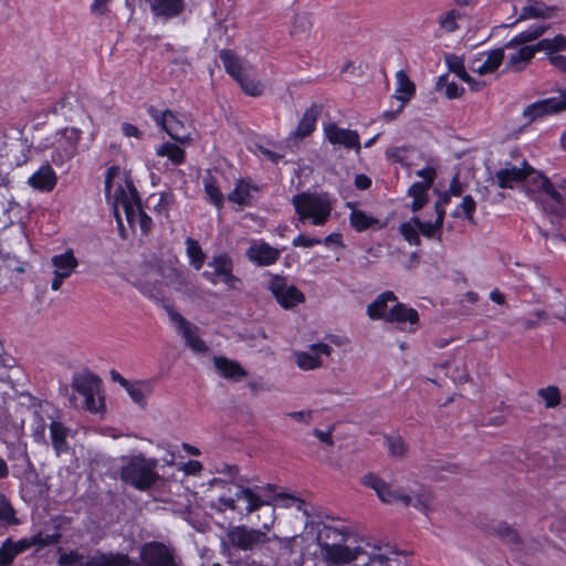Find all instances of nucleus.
Wrapping results in <instances>:
<instances>
[{"label": "nucleus", "mask_w": 566, "mask_h": 566, "mask_svg": "<svg viewBox=\"0 0 566 566\" xmlns=\"http://www.w3.org/2000/svg\"><path fill=\"white\" fill-rule=\"evenodd\" d=\"M51 264L53 266L54 279L51 283L53 291L60 290L65 279L71 276L74 270L77 268L78 262L72 250H66L61 254L53 255L51 258Z\"/></svg>", "instance_id": "obj_25"}, {"label": "nucleus", "mask_w": 566, "mask_h": 566, "mask_svg": "<svg viewBox=\"0 0 566 566\" xmlns=\"http://www.w3.org/2000/svg\"><path fill=\"white\" fill-rule=\"evenodd\" d=\"M566 48V38L563 35H556L552 39H543L537 42V50L555 52Z\"/></svg>", "instance_id": "obj_48"}, {"label": "nucleus", "mask_w": 566, "mask_h": 566, "mask_svg": "<svg viewBox=\"0 0 566 566\" xmlns=\"http://www.w3.org/2000/svg\"><path fill=\"white\" fill-rule=\"evenodd\" d=\"M504 59V51L496 49L490 52H480L469 62V67L473 73L484 75L497 70Z\"/></svg>", "instance_id": "obj_30"}, {"label": "nucleus", "mask_w": 566, "mask_h": 566, "mask_svg": "<svg viewBox=\"0 0 566 566\" xmlns=\"http://www.w3.org/2000/svg\"><path fill=\"white\" fill-rule=\"evenodd\" d=\"M176 270L166 266H149L138 279L139 291L149 298L159 302L165 297V286L175 284L179 279Z\"/></svg>", "instance_id": "obj_9"}, {"label": "nucleus", "mask_w": 566, "mask_h": 566, "mask_svg": "<svg viewBox=\"0 0 566 566\" xmlns=\"http://www.w3.org/2000/svg\"><path fill=\"white\" fill-rule=\"evenodd\" d=\"M140 559L144 566H179L174 551L163 543L149 542L140 548ZM129 566H137L129 560Z\"/></svg>", "instance_id": "obj_18"}, {"label": "nucleus", "mask_w": 566, "mask_h": 566, "mask_svg": "<svg viewBox=\"0 0 566 566\" xmlns=\"http://www.w3.org/2000/svg\"><path fill=\"white\" fill-rule=\"evenodd\" d=\"M105 193L119 228H123V212L130 227L138 224L143 233L149 232L153 220L143 211L140 198L132 180L118 167L107 169Z\"/></svg>", "instance_id": "obj_3"}, {"label": "nucleus", "mask_w": 566, "mask_h": 566, "mask_svg": "<svg viewBox=\"0 0 566 566\" xmlns=\"http://www.w3.org/2000/svg\"><path fill=\"white\" fill-rule=\"evenodd\" d=\"M538 395L543 398L547 408H554L560 401L559 390L555 386L539 389Z\"/></svg>", "instance_id": "obj_49"}, {"label": "nucleus", "mask_w": 566, "mask_h": 566, "mask_svg": "<svg viewBox=\"0 0 566 566\" xmlns=\"http://www.w3.org/2000/svg\"><path fill=\"white\" fill-rule=\"evenodd\" d=\"M203 188L208 200L217 208H221L224 197L220 190L218 180L209 175L203 178Z\"/></svg>", "instance_id": "obj_42"}, {"label": "nucleus", "mask_w": 566, "mask_h": 566, "mask_svg": "<svg viewBox=\"0 0 566 566\" xmlns=\"http://www.w3.org/2000/svg\"><path fill=\"white\" fill-rule=\"evenodd\" d=\"M120 468L122 480L139 491H146L157 483L158 460L144 454L123 457Z\"/></svg>", "instance_id": "obj_6"}, {"label": "nucleus", "mask_w": 566, "mask_h": 566, "mask_svg": "<svg viewBox=\"0 0 566 566\" xmlns=\"http://www.w3.org/2000/svg\"><path fill=\"white\" fill-rule=\"evenodd\" d=\"M547 14V8L541 3H534L523 9V18H544Z\"/></svg>", "instance_id": "obj_55"}, {"label": "nucleus", "mask_w": 566, "mask_h": 566, "mask_svg": "<svg viewBox=\"0 0 566 566\" xmlns=\"http://www.w3.org/2000/svg\"><path fill=\"white\" fill-rule=\"evenodd\" d=\"M62 518L53 520L52 531L46 527L45 530L40 531L30 537H23L17 542H12V551L15 553V555H19L32 546H36L40 549L57 543L62 536Z\"/></svg>", "instance_id": "obj_17"}, {"label": "nucleus", "mask_w": 566, "mask_h": 566, "mask_svg": "<svg viewBox=\"0 0 566 566\" xmlns=\"http://www.w3.org/2000/svg\"><path fill=\"white\" fill-rule=\"evenodd\" d=\"M318 545L327 566H403L402 556L395 547L356 538L345 526H324Z\"/></svg>", "instance_id": "obj_1"}, {"label": "nucleus", "mask_w": 566, "mask_h": 566, "mask_svg": "<svg viewBox=\"0 0 566 566\" xmlns=\"http://www.w3.org/2000/svg\"><path fill=\"white\" fill-rule=\"evenodd\" d=\"M260 155L272 163H279L280 159L283 158V155L274 153L273 150L265 148L263 146H259Z\"/></svg>", "instance_id": "obj_63"}, {"label": "nucleus", "mask_w": 566, "mask_h": 566, "mask_svg": "<svg viewBox=\"0 0 566 566\" xmlns=\"http://www.w3.org/2000/svg\"><path fill=\"white\" fill-rule=\"evenodd\" d=\"M72 389L82 398L81 407L91 413H102L105 410L101 392L99 378L90 373L77 374L73 377Z\"/></svg>", "instance_id": "obj_10"}, {"label": "nucleus", "mask_w": 566, "mask_h": 566, "mask_svg": "<svg viewBox=\"0 0 566 566\" xmlns=\"http://www.w3.org/2000/svg\"><path fill=\"white\" fill-rule=\"evenodd\" d=\"M475 201L474 199L471 197V196H464L462 198V201L461 203L459 205L457 211H455V214H459V210H461L464 214V217L469 220V221H473V214H474V211H475Z\"/></svg>", "instance_id": "obj_52"}, {"label": "nucleus", "mask_w": 566, "mask_h": 566, "mask_svg": "<svg viewBox=\"0 0 566 566\" xmlns=\"http://www.w3.org/2000/svg\"><path fill=\"white\" fill-rule=\"evenodd\" d=\"M530 165L522 160L518 165L505 164L495 175L497 185L501 188L513 189L515 187H524Z\"/></svg>", "instance_id": "obj_26"}, {"label": "nucleus", "mask_w": 566, "mask_h": 566, "mask_svg": "<svg viewBox=\"0 0 566 566\" xmlns=\"http://www.w3.org/2000/svg\"><path fill=\"white\" fill-rule=\"evenodd\" d=\"M364 484L373 489L379 500L388 504H402L413 506L422 512H427L430 505V494L421 486L402 489L391 483H387L376 474L364 476Z\"/></svg>", "instance_id": "obj_4"}, {"label": "nucleus", "mask_w": 566, "mask_h": 566, "mask_svg": "<svg viewBox=\"0 0 566 566\" xmlns=\"http://www.w3.org/2000/svg\"><path fill=\"white\" fill-rule=\"evenodd\" d=\"M566 109V93L560 91L558 95L543 98L528 105L523 116L528 120H535L549 114H556Z\"/></svg>", "instance_id": "obj_23"}, {"label": "nucleus", "mask_w": 566, "mask_h": 566, "mask_svg": "<svg viewBox=\"0 0 566 566\" xmlns=\"http://www.w3.org/2000/svg\"><path fill=\"white\" fill-rule=\"evenodd\" d=\"M53 113L55 115L62 116L65 120L69 122H83L84 118L90 119V117L85 114L80 99L74 94H67L61 98L53 106Z\"/></svg>", "instance_id": "obj_31"}, {"label": "nucleus", "mask_w": 566, "mask_h": 566, "mask_svg": "<svg viewBox=\"0 0 566 566\" xmlns=\"http://www.w3.org/2000/svg\"><path fill=\"white\" fill-rule=\"evenodd\" d=\"M434 210L437 217L433 222L421 221L418 217H413L409 221L400 224V233L409 244L418 245L420 243L419 233L427 238L440 235L444 219V211L439 202L434 203Z\"/></svg>", "instance_id": "obj_11"}, {"label": "nucleus", "mask_w": 566, "mask_h": 566, "mask_svg": "<svg viewBox=\"0 0 566 566\" xmlns=\"http://www.w3.org/2000/svg\"><path fill=\"white\" fill-rule=\"evenodd\" d=\"M319 114L321 106L316 104H313L306 108L295 130L289 135L287 142L298 140L310 136L316 128Z\"/></svg>", "instance_id": "obj_32"}, {"label": "nucleus", "mask_w": 566, "mask_h": 566, "mask_svg": "<svg viewBox=\"0 0 566 566\" xmlns=\"http://www.w3.org/2000/svg\"><path fill=\"white\" fill-rule=\"evenodd\" d=\"M266 289L284 310H291L304 302V294L285 276L279 274H269Z\"/></svg>", "instance_id": "obj_15"}, {"label": "nucleus", "mask_w": 566, "mask_h": 566, "mask_svg": "<svg viewBox=\"0 0 566 566\" xmlns=\"http://www.w3.org/2000/svg\"><path fill=\"white\" fill-rule=\"evenodd\" d=\"M258 187L248 180L240 179L235 182L234 189L229 193L228 199L230 202L239 207L251 206L255 200Z\"/></svg>", "instance_id": "obj_34"}, {"label": "nucleus", "mask_w": 566, "mask_h": 566, "mask_svg": "<svg viewBox=\"0 0 566 566\" xmlns=\"http://www.w3.org/2000/svg\"><path fill=\"white\" fill-rule=\"evenodd\" d=\"M174 202V197L170 193H160L157 203L155 205V211L164 217H168V210Z\"/></svg>", "instance_id": "obj_53"}, {"label": "nucleus", "mask_w": 566, "mask_h": 566, "mask_svg": "<svg viewBox=\"0 0 566 566\" xmlns=\"http://www.w3.org/2000/svg\"><path fill=\"white\" fill-rule=\"evenodd\" d=\"M155 17L172 18L178 15L184 8L182 0H145Z\"/></svg>", "instance_id": "obj_36"}, {"label": "nucleus", "mask_w": 566, "mask_h": 566, "mask_svg": "<svg viewBox=\"0 0 566 566\" xmlns=\"http://www.w3.org/2000/svg\"><path fill=\"white\" fill-rule=\"evenodd\" d=\"M396 87L395 93L392 95L394 98L400 102V105L396 112H385L384 117L387 119H392L397 113H400L406 104L415 96L416 94V85L410 80L409 75L406 71L399 70L396 75Z\"/></svg>", "instance_id": "obj_29"}, {"label": "nucleus", "mask_w": 566, "mask_h": 566, "mask_svg": "<svg viewBox=\"0 0 566 566\" xmlns=\"http://www.w3.org/2000/svg\"><path fill=\"white\" fill-rule=\"evenodd\" d=\"M545 31V27L542 24H534L528 29L516 34L509 43L507 49L516 45H522L515 52L510 53L509 64L512 67L520 69V64L527 63L535 54L537 50V43L534 45H527L526 43L538 39Z\"/></svg>", "instance_id": "obj_12"}, {"label": "nucleus", "mask_w": 566, "mask_h": 566, "mask_svg": "<svg viewBox=\"0 0 566 566\" xmlns=\"http://www.w3.org/2000/svg\"><path fill=\"white\" fill-rule=\"evenodd\" d=\"M281 255V251L263 240H251L245 251L247 259L255 266H270Z\"/></svg>", "instance_id": "obj_24"}, {"label": "nucleus", "mask_w": 566, "mask_h": 566, "mask_svg": "<svg viewBox=\"0 0 566 566\" xmlns=\"http://www.w3.org/2000/svg\"><path fill=\"white\" fill-rule=\"evenodd\" d=\"M182 471L186 473V474H198L201 469H202V464L199 462V461H196V460H190L188 462H186L184 465H182Z\"/></svg>", "instance_id": "obj_62"}, {"label": "nucleus", "mask_w": 566, "mask_h": 566, "mask_svg": "<svg viewBox=\"0 0 566 566\" xmlns=\"http://www.w3.org/2000/svg\"><path fill=\"white\" fill-rule=\"evenodd\" d=\"M122 133L125 137H128V138L134 137L136 139H140L142 135H143L137 126L129 124V123H124L122 125Z\"/></svg>", "instance_id": "obj_59"}, {"label": "nucleus", "mask_w": 566, "mask_h": 566, "mask_svg": "<svg viewBox=\"0 0 566 566\" xmlns=\"http://www.w3.org/2000/svg\"><path fill=\"white\" fill-rule=\"evenodd\" d=\"M166 312L171 321L175 324L178 333L181 334L182 338L186 342V345L195 353V354H205L208 350V347L199 336L198 327L186 321L178 312H176L172 306L166 305Z\"/></svg>", "instance_id": "obj_19"}, {"label": "nucleus", "mask_w": 566, "mask_h": 566, "mask_svg": "<svg viewBox=\"0 0 566 566\" xmlns=\"http://www.w3.org/2000/svg\"><path fill=\"white\" fill-rule=\"evenodd\" d=\"M153 120L172 139L184 143L190 138L191 123L185 115H178L169 109L159 111L150 107L148 111Z\"/></svg>", "instance_id": "obj_13"}, {"label": "nucleus", "mask_w": 566, "mask_h": 566, "mask_svg": "<svg viewBox=\"0 0 566 566\" xmlns=\"http://www.w3.org/2000/svg\"><path fill=\"white\" fill-rule=\"evenodd\" d=\"M323 133L325 139L333 146L354 149L356 154L360 153L361 145L356 130L339 127L335 123H328L324 126Z\"/></svg>", "instance_id": "obj_22"}, {"label": "nucleus", "mask_w": 566, "mask_h": 566, "mask_svg": "<svg viewBox=\"0 0 566 566\" xmlns=\"http://www.w3.org/2000/svg\"><path fill=\"white\" fill-rule=\"evenodd\" d=\"M440 27L447 32L454 31L458 28L455 12H446L440 19Z\"/></svg>", "instance_id": "obj_57"}, {"label": "nucleus", "mask_w": 566, "mask_h": 566, "mask_svg": "<svg viewBox=\"0 0 566 566\" xmlns=\"http://www.w3.org/2000/svg\"><path fill=\"white\" fill-rule=\"evenodd\" d=\"M335 198L325 191H304L292 198L295 212L302 223L324 226L331 218Z\"/></svg>", "instance_id": "obj_5"}, {"label": "nucleus", "mask_w": 566, "mask_h": 566, "mask_svg": "<svg viewBox=\"0 0 566 566\" xmlns=\"http://www.w3.org/2000/svg\"><path fill=\"white\" fill-rule=\"evenodd\" d=\"M125 389L134 402L139 406H144L153 391V384L150 381L142 380L130 381Z\"/></svg>", "instance_id": "obj_41"}, {"label": "nucleus", "mask_w": 566, "mask_h": 566, "mask_svg": "<svg viewBox=\"0 0 566 566\" xmlns=\"http://www.w3.org/2000/svg\"><path fill=\"white\" fill-rule=\"evenodd\" d=\"M186 252L189 263L196 269L200 270L205 263L206 255L198 243V241L188 238L186 240Z\"/></svg>", "instance_id": "obj_43"}, {"label": "nucleus", "mask_w": 566, "mask_h": 566, "mask_svg": "<svg viewBox=\"0 0 566 566\" xmlns=\"http://www.w3.org/2000/svg\"><path fill=\"white\" fill-rule=\"evenodd\" d=\"M416 175L422 180L413 182L408 189V196L412 198L410 208L415 212L428 203L429 190L433 185L437 172L433 167L428 166L417 170Z\"/></svg>", "instance_id": "obj_20"}, {"label": "nucleus", "mask_w": 566, "mask_h": 566, "mask_svg": "<svg viewBox=\"0 0 566 566\" xmlns=\"http://www.w3.org/2000/svg\"><path fill=\"white\" fill-rule=\"evenodd\" d=\"M220 60L226 71L240 84L245 94L260 96L263 93L264 85L253 76V67L249 62L240 59L231 50H222Z\"/></svg>", "instance_id": "obj_8"}, {"label": "nucleus", "mask_w": 566, "mask_h": 566, "mask_svg": "<svg viewBox=\"0 0 566 566\" xmlns=\"http://www.w3.org/2000/svg\"><path fill=\"white\" fill-rule=\"evenodd\" d=\"M69 429L59 421H52L50 424V436L52 446L57 455L65 453L69 450L66 437Z\"/></svg>", "instance_id": "obj_40"}, {"label": "nucleus", "mask_w": 566, "mask_h": 566, "mask_svg": "<svg viewBox=\"0 0 566 566\" xmlns=\"http://www.w3.org/2000/svg\"><path fill=\"white\" fill-rule=\"evenodd\" d=\"M411 148L401 146V147H391L386 150V157L391 163H398L402 166H408V159Z\"/></svg>", "instance_id": "obj_47"}, {"label": "nucleus", "mask_w": 566, "mask_h": 566, "mask_svg": "<svg viewBox=\"0 0 566 566\" xmlns=\"http://www.w3.org/2000/svg\"><path fill=\"white\" fill-rule=\"evenodd\" d=\"M523 189L545 212L551 214H558L560 212L562 195L543 174L534 170L531 166Z\"/></svg>", "instance_id": "obj_7"}, {"label": "nucleus", "mask_w": 566, "mask_h": 566, "mask_svg": "<svg viewBox=\"0 0 566 566\" xmlns=\"http://www.w3.org/2000/svg\"><path fill=\"white\" fill-rule=\"evenodd\" d=\"M331 347L324 343L313 344L307 350H296L293 358L297 367L302 370H313L322 365V357L329 356Z\"/></svg>", "instance_id": "obj_27"}, {"label": "nucleus", "mask_w": 566, "mask_h": 566, "mask_svg": "<svg viewBox=\"0 0 566 566\" xmlns=\"http://www.w3.org/2000/svg\"><path fill=\"white\" fill-rule=\"evenodd\" d=\"M273 513H274V510H272L270 523L263 524L264 531L247 528L244 526L232 527L228 532L229 542L233 546H235L240 549H243V551H251L254 547H256L258 545L268 542L269 536L266 534V531H269L270 526L272 525V523L274 521Z\"/></svg>", "instance_id": "obj_16"}, {"label": "nucleus", "mask_w": 566, "mask_h": 566, "mask_svg": "<svg viewBox=\"0 0 566 566\" xmlns=\"http://www.w3.org/2000/svg\"><path fill=\"white\" fill-rule=\"evenodd\" d=\"M214 367L222 377L232 380H240L247 375L240 364L226 357H214Z\"/></svg>", "instance_id": "obj_37"}, {"label": "nucleus", "mask_w": 566, "mask_h": 566, "mask_svg": "<svg viewBox=\"0 0 566 566\" xmlns=\"http://www.w3.org/2000/svg\"><path fill=\"white\" fill-rule=\"evenodd\" d=\"M156 154L160 157H167L174 165H180L185 160V151L179 146L165 143L156 149Z\"/></svg>", "instance_id": "obj_44"}, {"label": "nucleus", "mask_w": 566, "mask_h": 566, "mask_svg": "<svg viewBox=\"0 0 566 566\" xmlns=\"http://www.w3.org/2000/svg\"><path fill=\"white\" fill-rule=\"evenodd\" d=\"M292 244L300 248H311L317 244H322V240L317 238H308L305 234H298L293 239Z\"/></svg>", "instance_id": "obj_58"}, {"label": "nucleus", "mask_w": 566, "mask_h": 566, "mask_svg": "<svg viewBox=\"0 0 566 566\" xmlns=\"http://www.w3.org/2000/svg\"><path fill=\"white\" fill-rule=\"evenodd\" d=\"M386 444L389 452L395 457H401L406 452V442L400 436L386 437Z\"/></svg>", "instance_id": "obj_50"}, {"label": "nucleus", "mask_w": 566, "mask_h": 566, "mask_svg": "<svg viewBox=\"0 0 566 566\" xmlns=\"http://www.w3.org/2000/svg\"><path fill=\"white\" fill-rule=\"evenodd\" d=\"M210 486L228 491L227 494L222 493L210 501V506L219 512L230 510L238 514H250L263 505L276 504L280 507H295L306 513V503L302 499L286 493H276L273 484L243 488L216 478L211 480Z\"/></svg>", "instance_id": "obj_2"}, {"label": "nucleus", "mask_w": 566, "mask_h": 566, "mask_svg": "<svg viewBox=\"0 0 566 566\" xmlns=\"http://www.w3.org/2000/svg\"><path fill=\"white\" fill-rule=\"evenodd\" d=\"M333 430L334 428L331 427L328 430L324 431V430H319V429H314L313 431V434L323 443L327 444V446H332L333 444V438H332V433H333Z\"/></svg>", "instance_id": "obj_61"}, {"label": "nucleus", "mask_w": 566, "mask_h": 566, "mask_svg": "<svg viewBox=\"0 0 566 566\" xmlns=\"http://www.w3.org/2000/svg\"><path fill=\"white\" fill-rule=\"evenodd\" d=\"M81 135L82 130L75 127H66L56 132L51 154L54 165L62 166L76 155Z\"/></svg>", "instance_id": "obj_14"}, {"label": "nucleus", "mask_w": 566, "mask_h": 566, "mask_svg": "<svg viewBox=\"0 0 566 566\" xmlns=\"http://www.w3.org/2000/svg\"><path fill=\"white\" fill-rule=\"evenodd\" d=\"M549 62L551 64L560 70V71H566V59L565 56L560 55V54H552L549 57Z\"/></svg>", "instance_id": "obj_64"}, {"label": "nucleus", "mask_w": 566, "mask_h": 566, "mask_svg": "<svg viewBox=\"0 0 566 566\" xmlns=\"http://www.w3.org/2000/svg\"><path fill=\"white\" fill-rule=\"evenodd\" d=\"M57 182V176L49 164H43L28 178V185L35 190L50 192Z\"/></svg>", "instance_id": "obj_33"}, {"label": "nucleus", "mask_w": 566, "mask_h": 566, "mask_svg": "<svg viewBox=\"0 0 566 566\" xmlns=\"http://www.w3.org/2000/svg\"><path fill=\"white\" fill-rule=\"evenodd\" d=\"M87 557L77 551H63L59 548L60 566H85Z\"/></svg>", "instance_id": "obj_45"}, {"label": "nucleus", "mask_w": 566, "mask_h": 566, "mask_svg": "<svg viewBox=\"0 0 566 566\" xmlns=\"http://www.w3.org/2000/svg\"><path fill=\"white\" fill-rule=\"evenodd\" d=\"M15 512L13 507L8 502L0 503V522L4 524H14L15 523Z\"/></svg>", "instance_id": "obj_56"}, {"label": "nucleus", "mask_w": 566, "mask_h": 566, "mask_svg": "<svg viewBox=\"0 0 566 566\" xmlns=\"http://www.w3.org/2000/svg\"><path fill=\"white\" fill-rule=\"evenodd\" d=\"M346 206L352 209L349 214V223L356 231H365L378 223L377 218L366 213L363 210L355 209V203L347 202Z\"/></svg>", "instance_id": "obj_38"}, {"label": "nucleus", "mask_w": 566, "mask_h": 566, "mask_svg": "<svg viewBox=\"0 0 566 566\" xmlns=\"http://www.w3.org/2000/svg\"><path fill=\"white\" fill-rule=\"evenodd\" d=\"M287 416L298 422L308 424L312 421L313 411H311V410L292 411V412H289Z\"/></svg>", "instance_id": "obj_60"}, {"label": "nucleus", "mask_w": 566, "mask_h": 566, "mask_svg": "<svg viewBox=\"0 0 566 566\" xmlns=\"http://www.w3.org/2000/svg\"><path fill=\"white\" fill-rule=\"evenodd\" d=\"M451 70L462 81L467 82L470 85L471 90L479 91L483 86V83L473 81V78L468 74V72L465 71V69L461 62H457V64L454 66H451Z\"/></svg>", "instance_id": "obj_51"}, {"label": "nucleus", "mask_w": 566, "mask_h": 566, "mask_svg": "<svg viewBox=\"0 0 566 566\" xmlns=\"http://www.w3.org/2000/svg\"><path fill=\"white\" fill-rule=\"evenodd\" d=\"M85 566H129V558L122 554H94L87 557Z\"/></svg>", "instance_id": "obj_39"}, {"label": "nucleus", "mask_w": 566, "mask_h": 566, "mask_svg": "<svg viewBox=\"0 0 566 566\" xmlns=\"http://www.w3.org/2000/svg\"><path fill=\"white\" fill-rule=\"evenodd\" d=\"M15 556L12 551V541L7 539L0 548V566H9Z\"/></svg>", "instance_id": "obj_54"}, {"label": "nucleus", "mask_w": 566, "mask_h": 566, "mask_svg": "<svg viewBox=\"0 0 566 566\" xmlns=\"http://www.w3.org/2000/svg\"><path fill=\"white\" fill-rule=\"evenodd\" d=\"M24 271L23 263L15 256L0 251V273L9 274L11 272L22 273Z\"/></svg>", "instance_id": "obj_46"}, {"label": "nucleus", "mask_w": 566, "mask_h": 566, "mask_svg": "<svg viewBox=\"0 0 566 566\" xmlns=\"http://www.w3.org/2000/svg\"><path fill=\"white\" fill-rule=\"evenodd\" d=\"M397 301L396 295L390 292H384L377 296V298L367 306V315L371 319H384L388 322L389 316V303Z\"/></svg>", "instance_id": "obj_35"}, {"label": "nucleus", "mask_w": 566, "mask_h": 566, "mask_svg": "<svg viewBox=\"0 0 566 566\" xmlns=\"http://www.w3.org/2000/svg\"><path fill=\"white\" fill-rule=\"evenodd\" d=\"M208 265L212 271H205L202 276L212 284L224 283L229 289H235L239 279L232 274V260L226 254L214 256Z\"/></svg>", "instance_id": "obj_21"}, {"label": "nucleus", "mask_w": 566, "mask_h": 566, "mask_svg": "<svg viewBox=\"0 0 566 566\" xmlns=\"http://www.w3.org/2000/svg\"><path fill=\"white\" fill-rule=\"evenodd\" d=\"M388 323L396 324L401 331L412 333L419 327V314L415 308L396 301L390 306Z\"/></svg>", "instance_id": "obj_28"}]
</instances>
